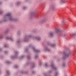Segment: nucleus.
I'll return each instance as SVG.
<instances>
[{
  "label": "nucleus",
  "instance_id": "obj_1",
  "mask_svg": "<svg viewBox=\"0 0 76 76\" xmlns=\"http://www.w3.org/2000/svg\"><path fill=\"white\" fill-rule=\"evenodd\" d=\"M7 19L11 21H17V20H18L17 18H13L10 13H8L7 14H5L4 16V22H6Z\"/></svg>",
  "mask_w": 76,
  "mask_h": 76
},
{
  "label": "nucleus",
  "instance_id": "obj_2",
  "mask_svg": "<svg viewBox=\"0 0 76 76\" xmlns=\"http://www.w3.org/2000/svg\"><path fill=\"white\" fill-rule=\"evenodd\" d=\"M71 54V53H70V51L69 52H67V53H66L65 52H64V56L63 57V59L64 60L66 57H68Z\"/></svg>",
  "mask_w": 76,
  "mask_h": 76
},
{
  "label": "nucleus",
  "instance_id": "obj_3",
  "mask_svg": "<svg viewBox=\"0 0 76 76\" xmlns=\"http://www.w3.org/2000/svg\"><path fill=\"white\" fill-rule=\"evenodd\" d=\"M29 48H32L33 49V51L35 52V53H38L40 51L39 50H37L35 49V48L33 46H32L31 45H30L29 46Z\"/></svg>",
  "mask_w": 76,
  "mask_h": 76
},
{
  "label": "nucleus",
  "instance_id": "obj_4",
  "mask_svg": "<svg viewBox=\"0 0 76 76\" xmlns=\"http://www.w3.org/2000/svg\"><path fill=\"white\" fill-rule=\"evenodd\" d=\"M31 37H32V35L25 36L23 39V41L24 42H28V38H31Z\"/></svg>",
  "mask_w": 76,
  "mask_h": 76
},
{
  "label": "nucleus",
  "instance_id": "obj_5",
  "mask_svg": "<svg viewBox=\"0 0 76 76\" xmlns=\"http://www.w3.org/2000/svg\"><path fill=\"white\" fill-rule=\"evenodd\" d=\"M51 67H52V69L54 70H57V68L55 67V66H54V64L53 63H52L51 65Z\"/></svg>",
  "mask_w": 76,
  "mask_h": 76
},
{
  "label": "nucleus",
  "instance_id": "obj_6",
  "mask_svg": "<svg viewBox=\"0 0 76 76\" xmlns=\"http://www.w3.org/2000/svg\"><path fill=\"white\" fill-rule=\"evenodd\" d=\"M55 32L56 34H57V33H58V32H62V30H61V29L56 28L55 29Z\"/></svg>",
  "mask_w": 76,
  "mask_h": 76
},
{
  "label": "nucleus",
  "instance_id": "obj_7",
  "mask_svg": "<svg viewBox=\"0 0 76 76\" xmlns=\"http://www.w3.org/2000/svg\"><path fill=\"white\" fill-rule=\"evenodd\" d=\"M15 55L14 56H11V58H17V57H18V54L19 53L18 51L15 52Z\"/></svg>",
  "mask_w": 76,
  "mask_h": 76
},
{
  "label": "nucleus",
  "instance_id": "obj_8",
  "mask_svg": "<svg viewBox=\"0 0 76 76\" xmlns=\"http://www.w3.org/2000/svg\"><path fill=\"white\" fill-rule=\"evenodd\" d=\"M48 45L50 46V47H54L56 46V44L51 45L49 42L48 43Z\"/></svg>",
  "mask_w": 76,
  "mask_h": 76
},
{
  "label": "nucleus",
  "instance_id": "obj_9",
  "mask_svg": "<svg viewBox=\"0 0 76 76\" xmlns=\"http://www.w3.org/2000/svg\"><path fill=\"white\" fill-rule=\"evenodd\" d=\"M31 68H34L35 67V64L34 63H31Z\"/></svg>",
  "mask_w": 76,
  "mask_h": 76
},
{
  "label": "nucleus",
  "instance_id": "obj_10",
  "mask_svg": "<svg viewBox=\"0 0 76 76\" xmlns=\"http://www.w3.org/2000/svg\"><path fill=\"white\" fill-rule=\"evenodd\" d=\"M7 39L11 41H13V38L12 37H7Z\"/></svg>",
  "mask_w": 76,
  "mask_h": 76
},
{
  "label": "nucleus",
  "instance_id": "obj_11",
  "mask_svg": "<svg viewBox=\"0 0 76 76\" xmlns=\"http://www.w3.org/2000/svg\"><path fill=\"white\" fill-rule=\"evenodd\" d=\"M36 15V13L35 12H32L31 14V16L32 17L33 16H35Z\"/></svg>",
  "mask_w": 76,
  "mask_h": 76
},
{
  "label": "nucleus",
  "instance_id": "obj_12",
  "mask_svg": "<svg viewBox=\"0 0 76 76\" xmlns=\"http://www.w3.org/2000/svg\"><path fill=\"white\" fill-rule=\"evenodd\" d=\"M34 39H37L38 40V41H40L41 40V37H35L34 38V37H33Z\"/></svg>",
  "mask_w": 76,
  "mask_h": 76
},
{
  "label": "nucleus",
  "instance_id": "obj_13",
  "mask_svg": "<svg viewBox=\"0 0 76 76\" xmlns=\"http://www.w3.org/2000/svg\"><path fill=\"white\" fill-rule=\"evenodd\" d=\"M45 51H50V49H48L47 47H46L44 49Z\"/></svg>",
  "mask_w": 76,
  "mask_h": 76
},
{
  "label": "nucleus",
  "instance_id": "obj_14",
  "mask_svg": "<svg viewBox=\"0 0 76 76\" xmlns=\"http://www.w3.org/2000/svg\"><path fill=\"white\" fill-rule=\"evenodd\" d=\"M60 1L61 3H64L66 2V1L64 0H60Z\"/></svg>",
  "mask_w": 76,
  "mask_h": 76
},
{
  "label": "nucleus",
  "instance_id": "obj_15",
  "mask_svg": "<svg viewBox=\"0 0 76 76\" xmlns=\"http://www.w3.org/2000/svg\"><path fill=\"white\" fill-rule=\"evenodd\" d=\"M50 35L51 37H53V32H51L50 33Z\"/></svg>",
  "mask_w": 76,
  "mask_h": 76
},
{
  "label": "nucleus",
  "instance_id": "obj_16",
  "mask_svg": "<svg viewBox=\"0 0 76 76\" xmlns=\"http://www.w3.org/2000/svg\"><path fill=\"white\" fill-rule=\"evenodd\" d=\"M38 57V55H35L34 56V58L35 59H37V58Z\"/></svg>",
  "mask_w": 76,
  "mask_h": 76
},
{
  "label": "nucleus",
  "instance_id": "obj_17",
  "mask_svg": "<svg viewBox=\"0 0 76 76\" xmlns=\"http://www.w3.org/2000/svg\"><path fill=\"white\" fill-rule=\"evenodd\" d=\"M3 35L1 34L0 35V39H2L3 38Z\"/></svg>",
  "mask_w": 76,
  "mask_h": 76
},
{
  "label": "nucleus",
  "instance_id": "obj_18",
  "mask_svg": "<svg viewBox=\"0 0 76 76\" xmlns=\"http://www.w3.org/2000/svg\"><path fill=\"white\" fill-rule=\"evenodd\" d=\"M63 66L65 67H66V63H64L63 64Z\"/></svg>",
  "mask_w": 76,
  "mask_h": 76
},
{
  "label": "nucleus",
  "instance_id": "obj_19",
  "mask_svg": "<svg viewBox=\"0 0 76 76\" xmlns=\"http://www.w3.org/2000/svg\"><path fill=\"white\" fill-rule=\"evenodd\" d=\"M7 64H10V61H7L6 62H5Z\"/></svg>",
  "mask_w": 76,
  "mask_h": 76
},
{
  "label": "nucleus",
  "instance_id": "obj_20",
  "mask_svg": "<svg viewBox=\"0 0 76 76\" xmlns=\"http://www.w3.org/2000/svg\"><path fill=\"white\" fill-rule=\"evenodd\" d=\"M7 73L8 74V75H9L10 74V72L9 71H7Z\"/></svg>",
  "mask_w": 76,
  "mask_h": 76
},
{
  "label": "nucleus",
  "instance_id": "obj_21",
  "mask_svg": "<svg viewBox=\"0 0 76 76\" xmlns=\"http://www.w3.org/2000/svg\"><path fill=\"white\" fill-rule=\"evenodd\" d=\"M48 64L47 63H46L45 64V66L46 67H48Z\"/></svg>",
  "mask_w": 76,
  "mask_h": 76
},
{
  "label": "nucleus",
  "instance_id": "obj_22",
  "mask_svg": "<svg viewBox=\"0 0 76 76\" xmlns=\"http://www.w3.org/2000/svg\"><path fill=\"white\" fill-rule=\"evenodd\" d=\"M27 58L29 60V59H31V57L29 56H28L27 57Z\"/></svg>",
  "mask_w": 76,
  "mask_h": 76
},
{
  "label": "nucleus",
  "instance_id": "obj_23",
  "mask_svg": "<svg viewBox=\"0 0 76 76\" xmlns=\"http://www.w3.org/2000/svg\"><path fill=\"white\" fill-rule=\"evenodd\" d=\"M9 31V30H7L5 32V34H7V32Z\"/></svg>",
  "mask_w": 76,
  "mask_h": 76
},
{
  "label": "nucleus",
  "instance_id": "obj_24",
  "mask_svg": "<svg viewBox=\"0 0 76 76\" xmlns=\"http://www.w3.org/2000/svg\"><path fill=\"white\" fill-rule=\"evenodd\" d=\"M23 10H25V9H26V7H24L23 8Z\"/></svg>",
  "mask_w": 76,
  "mask_h": 76
},
{
  "label": "nucleus",
  "instance_id": "obj_25",
  "mask_svg": "<svg viewBox=\"0 0 76 76\" xmlns=\"http://www.w3.org/2000/svg\"><path fill=\"white\" fill-rule=\"evenodd\" d=\"M4 47L5 48H7V45H4Z\"/></svg>",
  "mask_w": 76,
  "mask_h": 76
},
{
  "label": "nucleus",
  "instance_id": "obj_26",
  "mask_svg": "<svg viewBox=\"0 0 76 76\" xmlns=\"http://www.w3.org/2000/svg\"><path fill=\"white\" fill-rule=\"evenodd\" d=\"M76 35V33H75L73 34H72V36H75Z\"/></svg>",
  "mask_w": 76,
  "mask_h": 76
},
{
  "label": "nucleus",
  "instance_id": "obj_27",
  "mask_svg": "<svg viewBox=\"0 0 76 76\" xmlns=\"http://www.w3.org/2000/svg\"><path fill=\"white\" fill-rule=\"evenodd\" d=\"M14 67L15 68V69H16L17 68H18V66H17V65H15L14 66Z\"/></svg>",
  "mask_w": 76,
  "mask_h": 76
},
{
  "label": "nucleus",
  "instance_id": "obj_28",
  "mask_svg": "<svg viewBox=\"0 0 76 76\" xmlns=\"http://www.w3.org/2000/svg\"><path fill=\"white\" fill-rule=\"evenodd\" d=\"M25 52H26V51H28V48H26L25 49Z\"/></svg>",
  "mask_w": 76,
  "mask_h": 76
},
{
  "label": "nucleus",
  "instance_id": "obj_29",
  "mask_svg": "<svg viewBox=\"0 0 76 76\" xmlns=\"http://www.w3.org/2000/svg\"><path fill=\"white\" fill-rule=\"evenodd\" d=\"M3 13V12L2 10H1L0 11V14H2Z\"/></svg>",
  "mask_w": 76,
  "mask_h": 76
},
{
  "label": "nucleus",
  "instance_id": "obj_30",
  "mask_svg": "<svg viewBox=\"0 0 76 76\" xmlns=\"http://www.w3.org/2000/svg\"><path fill=\"white\" fill-rule=\"evenodd\" d=\"M19 42H20V40H18L17 42V44H18L19 43Z\"/></svg>",
  "mask_w": 76,
  "mask_h": 76
},
{
  "label": "nucleus",
  "instance_id": "obj_31",
  "mask_svg": "<svg viewBox=\"0 0 76 76\" xmlns=\"http://www.w3.org/2000/svg\"><path fill=\"white\" fill-rule=\"evenodd\" d=\"M30 63H29V62H28L26 64V65H28Z\"/></svg>",
  "mask_w": 76,
  "mask_h": 76
},
{
  "label": "nucleus",
  "instance_id": "obj_32",
  "mask_svg": "<svg viewBox=\"0 0 76 76\" xmlns=\"http://www.w3.org/2000/svg\"><path fill=\"white\" fill-rule=\"evenodd\" d=\"M62 23H64V24H65V23H64V20H63L62 21H61Z\"/></svg>",
  "mask_w": 76,
  "mask_h": 76
},
{
  "label": "nucleus",
  "instance_id": "obj_33",
  "mask_svg": "<svg viewBox=\"0 0 76 76\" xmlns=\"http://www.w3.org/2000/svg\"><path fill=\"white\" fill-rule=\"evenodd\" d=\"M24 57V56H22L21 57H20L21 58H23Z\"/></svg>",
  "mask_w": 76,
  "mask_h": 76
},
{
  "label": "nucleus",
  "instance_id": "obj_34",
  "mask_svg": "<svg viewBox=\"0 0 76 76\" xmlns=\"http://www.w3.org/2000/svg\"><path fill=\"white\" fill-rule=\"evenodd\" d=\"M42 64H41V63L40 62L39 63V66H41Z\"/></svg>",
  "mask_w": 76,
  "mask_h": 76
},
{
  "label": "nucleus",
  "instance_id": "obj_35",
  "mask_svg": "<svg viewBox=\"0 0 76 76\" xmlns=\"http://www.w3.org/2000/svg\"><path fill=\"white\" fill-rule=\"evenodd\" d=\"M19 3H20V2H18V3L16 4L17 5H18V4H19Z\"/></svg>",
  "mask_w": 76,
  "mask_h": 76
},
{
  "label": "nucleus",
  "instance_id": "obj_36",
  "mask_svg": "<svg viewBox=\"0 0 76 76\" xmlns=\"http://www.w3.org/2000/svg\"><path fill=\"white\" fill-rule=\"evenodd\" d=\"M51 71H49L48 72L49 73H51Z\"/></svg>",
  "mask_w": 76,
  "mask_h": 76
},
{
  "label": "nucleus",
  "instance_id": "obj_37",
  "mask_svg": "<svg viewBox=\"0 0 76 76\" xmlns=\"http://www.w3.org/2000/svg\"><path fill=\"white\" fill-rule=\"evenodd\" d=\"M5 54H7V51H5Z\"/></svg>",
  "mask_w": 76,
  "mask_h": 76
},
{
  "label": "nucleus",
  "instance_id": "obj_38",
  "mask_svg": "<svg viewBox=\"0 0 76 76\" xmlns=\"http://www.w3.org/2000/svg\"><path fill=\"white\" fill-rule=\"evenodd\" d=\"M32 73H33V74H34V73H35V72H34V71H33V72H32Z\"/></svg>",
  "mask_w": 76,
  "mask_h": 76
},
{
  "label": "nucleus",
  "instance_id": "obj_39",
  "mask_svg": "<svg viewBox=\"0 0 76 76\" xmlns=\"http://www.w3.org/2000/svg\"><path fill=\"white\" fill-rule=\"evenodd\" d=\"M64 37H66V34H64Z\"/></svg>",
  "mask_w": 76,
  "mask_h": 76
},
{
  "label": "nucleus",
  "instance_id": "obj_40",
  "mask_svg": "<svg viewBox=\"0 0 76 76\" xmlns=\"http://www.w3.org/2000/svg\"><path fill=\"white\" fill-rule=\"evenodd\" d=\"M1 2H0V4H1Z\"/></svg>",
  "mask_w": 76,
  "mask_h": 76
},
{
  "label": "nucleus",
  "instance_id": "obj_41",
  "mask_svg": "<svg viewBox=\"0 0 76 76\" xmlns=\"http://www.w3.org/2000/svg\"><path fill=\"white\" fill-rule=\"evenodd\" d=\"M69 21H70V20H69Z\"/></svg>",
  "mask_w": 76,
  "mask_h": 76
}]
</instances>
